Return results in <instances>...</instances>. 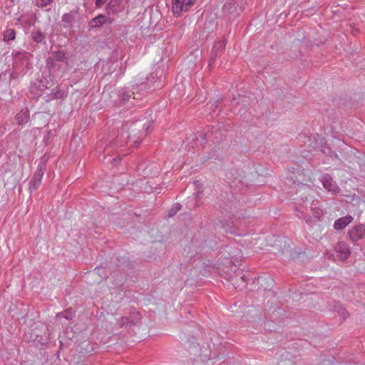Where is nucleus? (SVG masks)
<instances>
[{
    "mask_svg": "<svg viewBox=\"0 0 365 365\" xmlns=\"http://www.w3.org/2000/svg\"><path fill=\"white\" fill-rule=\"evenodd\" d=\"M196 0H172V11L176 16L187 12L195 5Z\"/></svg>",
    "mask_w": 365,
    "mask_h": 365,
    "instance_id": "obj_1",
    "label": "nucleus"
},
{
    "mask_svg": "<svg viewBox=\"0 0 365 365\" xmlns=\"http://www.w3.org/2000/svg\"><path fill=\"white\" fill-rule=\"evenodd\" d=\"M336 252L335 259L346 260L350 255L351 251L349 246L344 242H339L334 247Z\"/></svg>",
    "mask_w": 365,
    "mask_h": 365,
    "instance_id": "obj_2",
    "label": "nucleus"
},
{
    "mask_svg": "<svg viewBox=\"0 0 365 365\" xmlns=\"http://www.w3.org/2000/svg\"><path fill=\"white\" fill-rule=\"evenodd\" d=\"M44 164L41 163L38 165V168L29 183V190L31 192L36 190L40 185L44 173Z\"/></svg>",
    "mask_w": 365,
    "mask_h": 365,
    "instance_id": "obj_3",
    "label": "nucleus"
},
{
    "mask_svg": "<svg viewBox=\"0 0 365 365\" xmlns=\"http://www.w3.org/2000/svg\"><path fill=\"white\" fill-rule=\"evenodd\" d=\"M321 182L323 185V187L329 192L333 195H336L339 192V188L335 181L333 180L331 177L328 175H324L321 178Z\"/></svg>",
    "mask_w": 365,
    "mask_h": 365,
    "instance_id": "obj_4",
    "label": "nucleus"
},
{
    "mask_svg": "<svg viewBox=\"0 0 365 365\" xmlns=\"http://www.w3.org/2000/svg\"><path fill=\"white\" fill-rule=\"evenodd\" d=\"M12 56L14 57V62L16 64H27L31 56L29 53L20 50H14L12 52Z\"/></svg>",
    "mask_w": 365,
    "mask_h": 365,
    "instance_id": "obj_5",
    "label": "nucleus"
},
{
    "mask_svg": "<svg viewBox=\"0 0 365 365\" xmlns=\"http://www.w3.org/2000/svg\"><path fill=\"white\" fill-rule=\"evenodd\" d=\"M348 235L351 240L356 242L364 237L365 226L364 225H356L349 231Z\"/></svg>",
    "mask_w": 365,
    "mask_h": 365,
    "instance_id": "obj_6",
    "label": "nucleus"
},
{
    "mask_svg": "<svg viewBox=\"0 0 365 365\" xmlns=\"http://www.w3.org/2000/svg\"><path fill=\"white\" fill-rule=\"evenodd\" d=\"M78 14V9H73L69 13L64 14L61 18V21L64 24V26L71 28L73 23H75L76 21Z\"/></svg>",
    "mask_w": 365,
    "mask_h": 365,
    "instance_id": "obj_7",
    "label": "nucleus"
},
{
    "mask_svg": "<svg viewBox=\"0 0 365 365\" xmlns=\"http://www.w3.org/2000/svg\"><path fill=\"white\" fill-rule=\"evenodd\" d=\"M112 21L108 18L106 16L103 14H99L96 17L92 19L89 23V27L91 29L93 28H98L103 26V24H106V23H111Z\"/></svg>",
    "mask_w": 365,
    "mask_h": 365,
    "instance_id": "obj_8",
    "label": "nucleus"
},
{
    "mask_svg": "<svg viewBox=\"0 0 365 365\" xmlns=\"http://www.w3.org/2000/svg\"><path fill=\"white\" fill-rule=\"evenodd\" d=\"M123 0H110L106 6V10L108 14H115L123 10L121 3Z\"/></svg>",
    "mask_w": 365,
    "mask_h": 365,
    "instance_id": "obj_9",
    "label": "nucleus"
},
{
    "mask_svg": "<svg viewBox=\"0 0 365 365\" xmlns=\"http://www.w3.org/2000/svg\"><path fill=\"white\" fill-rule=\"evenodd\" d=\"M352 220L353 217L351 215L340 217L334 222V228L336 230H343L349 225Z\"/></svg>",
    "mask_w": 365,
    "mask_h": 365,
    "instance_id": "obj_10",
    "label": "nucleus"
},
{
    "mask_svg": "<svg viewBox=\"0 0 365 365\" xmlns=\"http://www.w3.org/2000/svg\"><path fill=\"white\" fill-rule=\"evenodd\" d=\"M66 59V54L62 50H58L54 51L51 53V56L48 58L47 60V64L49 66H52L53 61H65Z\"/></svg>",
    "mask_w": 365,
    "mask_h": 365,
    "instance_id": "obj_11",
    "label": "nucleus"
},
{
    "mask_svg": "<svg viewBox=\"0 0 365 365\" xmlns=\"http://www.w3.org/2000/svg\"><path fill=\"white\" fill-rule=\"evenodd\" d=\"M226 43L225 38H221L215 42L211 51V61H214L217 56V53L225 48Z\"/></svg>",
    "mask_w": 365,
    "mask_h": 365,
    "instance_id": "obj_12",
    "label": "nucleus"
},
{
    "mask_svg": "<svg viewBox=\"0 0 365 365\" xmlns=\"http://www.w3.org/2000/svg\"><path fill=\"white\" fill-rule=\"evenodd\" d=\"M224 13L227 14L229 19L235 18L239 13L237 12L235 3L233 1L227 2L223 8Z\"/></svg>",
    "mask_w": 365,
    "mask_h": 365,
    "instance_id": "obj_13",
    "label": "nucleus"
},
{
    "mask_svg": "<svg viewBox=\"0 0 365 365\" xmlns=\"http://www.w3.org/2000/svg\"><path fill=\"white\" fill-rule=\"evenodd\" d=\"M29 119V113L28 110H21L16 115V120L19 125H24L28 122Z\"/></svg>",
    "mask_w": 365,
    "mask_h": 365,
    "instance_id": "obj_14",
    "label": "nucleus"
},
{
    "mask_svg": "<svg viewBox=\"0 0 365 365\" xmlns=\"http://www.w3.org/2000/svg\"><path fill=\"white\" fill-rule=\"evenodd\" d=\"M32 39L36 43H41L45 41V34L39 30H34L31 33Z\"/></svg>",
    "mask_w": 365,
    "mask_h": 365,
    "instance_id": "obj_15",
    "label": "nucleus"
},
{
    "mask_svg": "<svg viewBox=\"0 0 365 365\" xmlns=\"http://www.w3.org/2000/svg\"><path fill=\"white\" fill-rule=\"evenodd\" d=\"M16 38V31L14 29H7L4 32V40L9 41Z\"/></svg>",
    "mask_w": 365,
    "mask_h": 365,
    "instance_id": "obj_16",
    "label": "nucleus"
},
{
    "mask_svg": "<svg viewBox=\"0 0 365 365\" xmlns=\"http://www.w3.org/2000/svg\"><path fill=\"white\" fill-rule=\"evenodd\" d=\"M74 312L72 309H67L65 312H59L56 314V317L60 319L61 317H64L66 319H71L73 317Z\"/></svg>",
    "mask_w": 365,
    "mask_h": 365,
    "instance_id": "obj_17",
    "label": "nucleus"
},
{
    "mask_svg": "<svg viewBox=\"0 0 365 365\" xmlns=\"http://www.w3.org/2000/svg\"><path fill=\"white\" fill-rule=\"evenodd\" d=\"M135 323V322L134 319H130V318H128L127 317H123L120 319L119 326L120 327H122L123 326L132 325V324H134Z\"/></svg>",
    "mask_w": 365,
    "mask_h": 365,
    "instance_id": "obj_18",
    "label": "nucleus"
},
{
    "mask_svg": "<svg viewBox=\"0 0 365 365\" xmlns=\"http://www.w3.org/2000/svg\"><path fill=\"white\" fill-rule=\"evenodd\" d=\"M335 308L336 312H337L343 319H346L349 316L348 312L341 305L339 304L336 306Z\"/></svg>",
    "mask_w": 365,
    "mask_h": 365,
    "instance_id": "obj_19",
    "label": "nucleus"
},
{
    "mask_svg": "<svg viewBox=\"0 0 365 365\" xmlns=\"http://www.w3.org/2000/svg\"><path fill=\"white\" fill-rule=\"evenodd\" d=\"M53 0H38L36 2V6L39 8H44L48 5H50Z\"/></svg>",
    "mask_w": 365,
    "mask_h": 365,
    "instance_id": "obj_20",
    "label": "nucleus"
},
{
    "mask_svg": "<svg viewBox=\"0 0 365 365\" xmlns=\"http://www.w3.org/2000/svg\"><path fill=\"white\" fill-rule=\"evenodd\" d=\"M181 208L180 204H175L173 206V207L169 210L168 215L169 217H172L177 213Z\"/></svg>",
    "mask_w": 365,
    "mask_h": 365,
    "instance_id": "obj_21",
    "label": "nucleus"
},
{
    "mask_svg": "<svg viewBox=\"0 0 365 365\" xmlns=\"http://www.w3.org/2000/svg\"><path fill=\"white\" fill-rule=\"evenodd\" d=\"M120 96L123 101H128L131 96L130 91L127 90H123L120 93Z\"/></svg>",
    "mask_w": 365,
    "mask_h": 365,
    "instance_id": "obj_22",
    "label": "nucleus"
},
{
    "mask_svg": "<svg viewBox=\"0 0 365 365\" xmlns=\"http://www.w3.org/2000/svg\"><path fill=\"white\" fill-rule=\"evenodd\" d=\"M312 212H313V215L316 217H320L323 212H322V210L319 208H314V209H312Z\"/></svg>",
    "mask_w": 365,
    "mask_h": 365,
    "instance_id": "obj_23",
    "label": "nucleus"
},
{
    "mask_svg": "<svg viewBox=\"0 0 365 365\" xmlns=\"http://www.w3.org/2000/svg\"><path fill=\"white\" fill-rule=\"evenodd\" d=\"M107 0H95V4L97 8L102 7L106 3Z\"/></svg>",
    "mask_w": 365,
    "mask_h": 365,
    "instance_id": "obj_24",
    "label": "nucleus"
},
{
    "mask_svg": "<svg viewBox=\"0 0 365 365\" xmlns=\"http://www.w3.org/2000/svg\"><path fill=\"white\" fill-rule=\"evenodd\" d=\"M133 138L130 135L128 136V141L131 143H133L135 145H137V143L139 144L140 142H138L137 140H135V139H133Z\"/></svg>",
    "mask_w": 365,
    "mask_h": 365,
    "instance_id": "obj_25",
    "label": "nucleus"
},
{
    "mask_svg": "<svg viewBox=\"0 0 365 365\" xmlns=\"http://www.w3.org/2000/svg\"><path fill=\"white\" fill-rule=\"evenodd\" d=\"M193 185H195V187L197 189H198V190L197 191V193H199V192H200V190H199V189H200V188H199V187H200V185H201V184H200V182L199 180H196V181H195V182H194Z\"/></svg>",
    "mask_w": 365,
    "mask_h": 365,
    "instance_id": "obj_26",
    "label": "nucleus"
},
{
    "mask_svg": "<svg viewBox=\"0 0 365 365\" xmlns=\"http://www.w3.org/2000/svg\"><path fill=\"white\" fill-rule=\"evenodd\" d=\"M222 227L224 229L225 232H232L231 229L224 226L223 225H222Z\"/></svg>",
    "mask_w": 365,
    "mask_h": 365,
    "instance_id": "obj_27",
    "label": "nucleus"
},
{
    "mask_svg": "<svg viewBox=\"0 0 365 365\" xmlns=\"http://www.w3.org/2000/svg\"><path fill=\"white\" fill-rule=\"evenodd\" d=\"M34 335H35V336H36V339H35L34 340L37 339H38V337H41V339H40V340H38V341H40V342L43 343V336H39L37 333H35V334H34Z\"/></svg>",
    "mask_w": 365,
    "mask_h": 365,
    "instance_id": "obj_28",
    "label": "nucleus"
},
{
    "mask_svg": "<svg viewBox=\"0 0 365 365\" xmlns=\"http://www.w3.org/2000/svg\"><path fill=\"white\" fill-rule=\"evenodd\" d=\"M151 125H152V123L149 122V125H148V126L146 127V128H145V131H144V133H147V131H148V130L149 126H150Z\"/></svg>",
    "mask_w": 365,
    "mask_h": 365,
    "instance_id": "obj_29",
    "label": "nucleus"
},
{
    "mask_svg": "<svg viewBox=\"0 0 365 365\" xmlns=\"http://www.w3.org/2000/svg\"><path fill=\"white\" fill-rule=\"evenodd\" d=\"M297 216H298L299 217H304V218H305V217L303 215V213H302V212H300V214H299V213H298V214H297Z\"/></svg>",
    "mask_w": 365,
    "mask_h": 365,
    "instance_id": "obj_30",
    "label": "nucleus"
},
{
    "mask_svg": "<svg viewBox=\"0 0 365 365\" xmlns=\"http://www.w3.org/2000/svg\"><path fill=\"white\" fill-rule=\"evenodd\" d=\"M89 275H90L91 277H93L94 276H96V273L95 272H92V273H91V274H89Z\"/></svg>",
    "mask_w": 365,
    "mask_h": 365,
    "instance_id": "obj_31",
    "label": "nucleus"
},
{
    "mask_svg": "<svg viewBox=\"0 0 365 365\" xmlns=\"http://www.w3.org/2000/svg\"><path fill=\"white\" fill-rule=\"evenodd\" d=\"M199 136L202 138V140H203V138H204L203 133L199 134Z\"/></svg>",
    "mask_w": 365,
    "mask_h": 365,
    "instance_id": "obj_32",
    "label": "nucleus"
},
{
    "mask_svg": "<svg viewBox=\"0 0 365 365\" xmlns=\"http://www.w3.org/2000/svg\"><path fill=\"white\" fill-rule=\"evenodd\" d=\"M135 316V319H138L139 318V313H135L134 314Z\"/></svg>",
    "mask_w": 365,
    "mask_h": 365,
    "instance_id": "obj_33",
    "label": "nucleus"
},
{
    "mask_svg": "<svg viewBox=\"0 0 365 365\" xmlns=\"http://www.w3.org/2000/svg\"><path fill=\"white\" fill-rule=\"evenodd\" d=\"M242 279H243L244 281H245V276H242Z\"/></svg>",
    "mask_w": 365,
    "mask_h": 365,
    "instance_id": "obj_34",
    "label": "nucleus"
},
{
    "mask_svg": "<svg viewBox=\"0 0 365 365\" xmlns=\"http://www.w3.org/2000/svg\"><path fill=\"white\" fill-rule=\"evenodd\" d=\"M1 156V153L0 152V157Z\"/></svg>",
    "mask_w": 365,
    "mask_h": 365,
    "instance_id": "obj_35",
    "label": "nucleus"
}]
</instances>
